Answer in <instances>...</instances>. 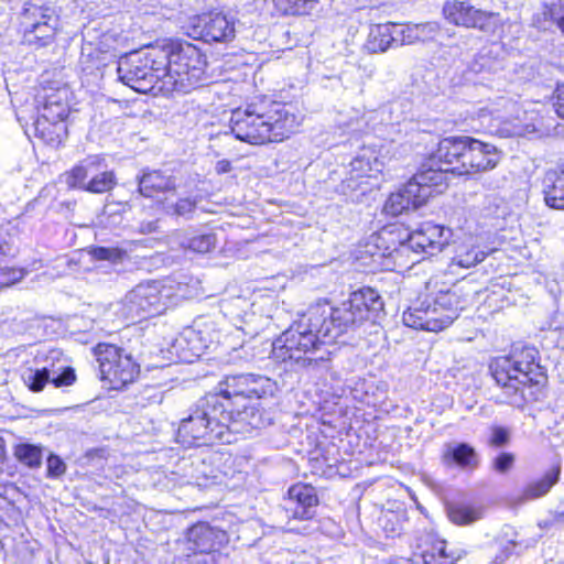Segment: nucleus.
<instances>
[{"mask_svg": "<svg viewBox=\"0 0 564 564\" xmlns=\"http://www.w3.org/2000/svg\"><path fill=\"white\" fill-rule=\"evenodd\" d=\"M165 56L158 47L126 54L118 62L119 79L133 90L148 94L163 85Z\"/></svg>", "mask_w": 564, "mask_h": 564, "instance_id": "6", "label": "nucleus"}, {"mask_svg": "<svg viewBox=\"0 0 564 564\" xmlns=\"http://www.w3.org/2000/svg\"><path fill=\"white\" fill-rule=\"evenodd\" d=\"M271 391V381L263 376L251 373L227 376L218 386V400H225V408L240 406L247 401H258Z\"/></svg>", "mask_w": 564, "mask_h": 564, "instance_id": "9", "label": "nucleus"}, {"mask_svg": "<svg viewBox=\"0 0 564 564\" xmlns=\"http://www.w3.org/2000/svg\"><path fill=\"white\" fill-rule=\"evenodd\" d=\"M561 474V466L554 465L545 475L528 484L521 495L517 498L518 503H524L530 500H534L546 495L550 489L558 481Z\"/></svg>", "mask_w": 564, "mask_h": 564, "instance_id": "26", "label": "nucleus"}, {"mask_svg": "<svg viewBox=\"0 0 564 564\" xmlns=\"http://www.w3.org/2000/svg\"><path fill=\"white\" fill-rule=\"evenodd\" d=\"M116 185V176L113 172H102L94 176L85 186L84 189L91 193H106Z\"/></svg>", "mask_w": 564, "mask_h": 564, "instance_id": "41", "label": "nucleus"}, {"mask_svg": "<svg viewBox=\"0 0 564 564\" xmlns=\"http://www.w3.org/2000/svg\"><path fill=\"white\" fill-rule=\"evenodd\" d=\"M333 329L325 325L319 310L311 311L284 330L272 344V356L281 362H293L314 372L329 370V352L324 350Z\"/></svg>", "mask_w": 564, "mask_h": 564, "instance_id": "1", "label": "nucleus"}, {"mask_svg": "<svg viewBox=\"0 0 564 564\" xmlns=\"http://www.w3.org/2000/svg\"><path fill=\"white\" fill-rule=\"evenodd\" d=\"M275 9L282 14H306L317 0H273Z\"/></svg>", "mask_w": 564, "mask_h": 564, "instance_id": "38", "label": "nucleus"}, {"mask_svg": "<svg viewBox=\"0 0 564 564\" xmlns=\"http://www.w3.org/2000/svg\"><path fill=\"white\" fill-rule=\"evenodd\" d=\"M100 161L101 160L98 156H89L83 162H80V164L76 165L68 173L65 174L66 184L72 188H84V181L90 173L98 169Z\"/></svg>", "mask_w": 564, "mask_h": 564, "instance_id": "35", "label": "nucleus"}, {"mask_svg": "<svg viewBox=\"0 0 564 564\" xmlns=\"http://www.w3.org/2000/svg\"><path fill=\"white\" fill-rule=\"evenodd\" d=\"M176 189L175 178L161 171L145 172L139 180V192L144 197L169 194Z\"/></svg>", "mask_w": 564, "mask_h": 564, "instance_id": "25", "label": "nucleus"}, {"mask_svg": "<svg viewBox=\"0 0 564 564\" xmlns=\"http://www.w3.org/2000/svg\"><path fill=\"white\" fill-rule=\"evenodd\" d=\"M383 164L370 150H365L350 162L352 177L372 176V173L382 171Z\"/></svg>", "mask_w": 564, "mask_h": 564, "instance_id": "33", "label": "nucleus"}, {"mask_svg": "<svg viewBox=\"0 0 564 564\" xmlns=\"http://www.w3.org/2000/svg\"><path fill=\"white\" fill-rule=\"evenodd\" d=\"M501 160V153L491 143L467 137L463 164L454 165L452 171L458 175H471L495 169Z\"/></svg>", "mask_w": 564, "mask_h": 564, "instance_id": "12", "label": "nucleus"}, {"mask_svg": "<svg viewBox=\"0 0 564 564\" xmlns=\"http://www.w3.org/2000/svg\"><path fill=\"white\" fill-rule=\"evenodd\" d=\"M163 285L158 281L140 283L132 289L123 300L127 317L147 318L161 314L166 308Z\"/></svg>", "mask_w": 564, "mask_h": 564, "instance_id": "10", "label": "nucleus"}, {"mask_svg": "<svg viewBox=\"0 0 564 564\" xmlns=\"http://www.w3.org/2000/svg\"><path fill=\"white\" fill-rule=\"evenodd\" d=\"M446 462L452 460L462 468H476L478 456L473 446L467 443L448 444L444 453Z\"/></svg>", "mask_w": 564, "mask_h": 564, "instance_id": "31", "label": "nucleus"}, {"mask_svg": "<svg viewBox=\"0 0 564 564\" xmlns=\"http://www.w3.org/2000/svg\"><path fill=\"white\" fill-rule=\"evenodd\" d=\"M23 276L24 271L22 269L13 267H3L0 263V288L10 286L21 281Z\"/></svg>", "mask_w": 564, "mask_h": 564, "instance_id": "44", "label": "nucleus"}, {"mask_svg": "<svg viewBox=\"0 0 564 564\" xmlns=\"http://www.w3.org/2000/svg\"><path fill=\"white\" fill-rule=\"evenodd\" d=\"M194 33L205 42H230L236 36L234 20L220 12H209L195 19Z\"/></svg>", "mask_w": 564, "mask_h": 564, "instance_id": "14", "label": "nucleus"}, {"mask_svg": "<svg viewBox=\"0 0 564 564\" xmlns=\"http://www.w3.org/2000/svg\"><path fill=\"white\" fill-rule=\"evenodd\" d=\"M70 91L66 86L45 89L43 95V105L39 109V115L48 118V120H63L69 115Z\"/></svg>", "mask_w": 564, "mask_h": 564, "instance_id": "21", "label": "nucleus"}, {"mask_svg": "<svg viewBox=\"0 0 564 564\" xmlns=\"http://www.w3.org/2000/svg\"><path fill=\"white\" fill-rule=\"evenodd\" d=\"M215 170L217 174H225L231 171V163L228 160H220L216 163Z\"/></svg>", "mask_w": 564, "mask_h": 564, "instance_id": "54", "label": "nucleus"}, {"mask_svg": "<svg viewBox=\"0 0 564 564\" xmlns=\"http://www.w3.org/2000/svg\"><path fill=\"white\" fill-rule=\"evenodd\" d=\"M215 555L212 553L194 552L193 558L188 560V564H215Z\"/></svg>", "mask_w": 564, "mask_h": 564, "instance_id": "53", "label": "nucleus"}, {"mask_svg": "<svg viewBox=\"0 0 564 564\" xmlns=\"http://www.w3.org/2000/svg\"><path fill=\"white\" fill-rule=\"evenodd\" d=\"M447 513L449 520L457 525H469L482 519L484 508L469 503H453L448 506Z\"/></svg>", "mask_w": 564, "mask_h": 564, "instance_id": "32", "label": "nucleus"}, {"mask_svg": "<svg viewBox=\"0 0 564 564\" xmlns=\"http://www.w3.org/2000/svg\"><path fill=\"white\" fill-rule=\"evenodd\" d=\"M443 14L445 19L455 25L466 28H478L487 31L490 26L492 18L498 13L476 9L466 1H446L443 7Z\"/></svg>", "mask_w": 564, "mask_h": 564, "instance_id": "15", "label": "nucleus"}, {"mask_svg": "<svg viewBox=\"0 0 564 564\" xmlns=\"http://www.w3.org/2000/svg\"><path fill=\"white\" fill-rule=\"evenodd\" d=\"M6 458H7V455H6V442H4V440L0 436V474H1V473L3 471V469H4Z\"/></svg>", "mask_w": 564, "mask_h": 564, "instance_id": "56", "label": "nucleus"}, {"mask_svg": "<svg viewBox=\"0 0 564 564\" xmlns=\"http://www.w3.org/2000/svg\"><path fill=\"white\" fill-rule=\"evenodd\" d=\"M206 347V344H198V345H193L192 346V349L195 351V354L198 356L200 354V351Z\"/></svg>", "mask_w": 564, "mask_h": 564, "instance_id": "60", "label": "nucleus"}, {"mask_svg": "<svg viewBox=\"0 0 564 564\" xmlns=\"http://www.w3.org/2000/svg\"><path fill=\"white\" fill-rule=\"evenodd\" d=\"M467 137L443 139L432 156V161L441 163L445 167L463 164V155L466 150Z\"/></svg>", "mask_w": 564, "mask_h": 564, "instance_id": "24", "label": "nucleus"}, {"mask_svg": "<svg viewBox=\"0 0 564 564\" xmlns=\"http://www.w3.org/2000/svg\"><path fill=\"white\" fill-rule=\"evenodd\" d=\"M21 379L32 392H41L47 382H52L56 388L72 386L76 381V375L70 367H65L61 372L46 367L41 369L29 367L22 370Z\"/></svg>", "mask_w": 564, "mask_h": 564, "instance_id": "19", "label": "nucleus"}, {"mask_svg": "<svg viewBox=\"0 0 564 564\" xmlns=\"http://www.w3.org/2000/svg\"><path fill=\"white\" fill-rule=\"evenodd\" d=\"M521 547V542L516 539L507 540L506 543H501L500 552L496 555V561L503 563L512 554H518V549Z\"/></svg>", "mask_w": 564, "mask_h": 564, "instance_id": "46", "label": "nucleus"}, {"mask_svg": "<svg viewBox=\"0 0 564 564\" xmlns=\"http://www.w3.org/2000/svg\"><path fill=\"white\" fill-rule=\"evenodd\" d=\"M197 324H195L194 327L187 329L184 335H183V339L186 340V341H194L196 338H197Z\"/></svg>", "mask_w": 564, "mask_h": 564, "instance_id": "57", "label": "nucleus"}, {"mask_svg": "<svg viewBox=\"0 0 564 564\" xmlns=\"http://www.w3.org/2000/svg\"><path fill=\"white\" fill-rule=\"evenodd\" d=\"M402 319L408 327L427 330L426 322L430 321V297H425L405 311Z\"/></svg>", "mask_w": 564, "mask_h": 564, "instance_id": "34", "label": "nucleus"}, {"mask_svg": "<svg viewBox=\"0 0 564 564\" xmlns=\"http://www.w3.org/2000/svg\"><path fill=\"white\" fill-rule=\"evenodd\" d=\"M556 25L564 33V7L561 6V13L555 19Z\"/></svg>", "mask_w": 564, "mask_h": 564, "instance_id": "59", "label": "nucleus"}, {"mask_svg": "<svg viewBox=\"0 0 564 564\" xmlns=\"http://www.w3.org/2000/svg\"><path fill=\"white\" fill-rule=\"evenodd\" d=\"M417 29V33L420 35V42L429 41L434 39V36L438 33L440 26L436 22H427L415 24Z\"/></svg>", "mask_w": 564, "mask_h": 564, "instance_id": "49", "label": "nucleus"}, {"mask_svg": "<svg viewBox=\"0 0 564 564\" xmlns=\"http://www.w3.org/2000/svg\"><path fill=\"white\" fill-rule=\"evenodd\" d=\"M228 542L226 531L199 522L188 529L186 534V549L193 552L214 554Z\"/></svg>", "mask_w": 564, "mask_h": 564, "instance_id": "16", "label": "nucleus"}, {"mask_svg": "<svg viewBox=\"0 0 564 564\" xmlns=\"http://www.w3.org/2000/svg\"><path fill=\"white\" fill-rule=\"evenodd\" d=\"M227 412L232 413L230 424H241L251 429H259L262 423V413L257 408L254 401H247L241 403L240 406H232L226 409Z\"/></svg>", "mask_w": 564, "mask_h": 564, "instance_id": "30", "label": "nucleus"}, {"mask_svg": "<svg viewBox=\"0 0 564 564\" xmlns=\"http://www.w3.org/2000/svg\"><path fill=\"white\" fill-rule=\"evenodd\" d=\"M297 126L291 106L267 97L232 110L230 117V129L236 139L253 145L280 142Z\"/></svg>", "mask_w": 564, "mask_h": 564, "instance_id": "2", "label": "nucleus"}, {"mask_svg": "<svg viewBox=\"0 0 564 564\" xmlns=\"http://www.w3.org/2000/svg\"><path fill=\"white\" fill-rule=\"evenodd\" d=\"M13 454L20 463L29 466L30 468L41 466L42 448L40 446L28 443L18 444L14 447Z\"/></svg>", "mask_w": 564, "mask_h": 564, "instance_id": "36", "label": "nucleus"}, {"mask_svg": "<svg viewBox=\"0 0 564 564\" xmlns=\"http://www.w3.org/2000/svg\"><path fill=\"white\" fill-rule=\"evenodd\" d=\"M232 413L227 412L218 395H205L188 409L176 433V440L186 447L208 446L223 441L230 426Z\"/></svg>", "mask_w": 564, "mask_h": 564, "instance_id": "3", "label": "nucleus"}, {"mask_svg": "<svg viewBox=\"0 0 564 564\" xmlns=\"http://www.w3.org/2000/svg\"><path fill=\"white\" fill-rule=\"evenodd\" d=\"M536 356L538 350L533 347L517 348L510 355L499 356L491 361V375L508 394L516 395L523 387L539 384L543 378Z\"/></svg>", "mask_w": 564, "mask_h": 564, "instance_id": "5", "label": "nucleus"}, {"mask_svg": "<svg viewBox=\"0 0 564 564\" xmlns=\"http://www.w3.org/2000/svg\"><path fill=\"white\" fill-rule=\"evenodd\" d=\"M561 13V6L543 4L538 12L534 13L532 23L539 29L546 30L551 24L555 23L556 17Z\"/></svg>", "mask_w": 564, "mask_h": 564, "instance_id": "40", "label": "nucleus"}, {"mask_svg": "<svg viewBox=\"0 0 564 564\" xmlns=\"http://www.w3.org/2000/svg\"><path fill=\"white\" fill-rule=\"evenodd\" d=\"M66 471L65 463L56 455H50L47 458V476L57 478Z\"/></svg>", "mask_w": 564, "mask_h": 564, "instance_id": "48", "label": "nucleus"}, {"mask_svg": "<svg viewBox=\"0 0 564 564\" xmlns=\"http://www.w3.org/2000/svg\"><path fill=\"white\" fill-rule=\"evenodd\" d=\"M382 310L383 302L378 292L366 288L352 292L348 300L332 308L328 314L325 310L321 313L325 315V325L333 329V335L328 336L332 340L349 328L376 318Z\"/></svg>", "mask_w": 564, "mask_h": 564, "instance_id": "7", "label": "nucleus"}, {"mask_svg": "<svg viewBox=\"0 0 564 564\" xmlns=\"http://www.w3.org/2000/svg\"><path fill=\"white\" fill-rule=\"evenodd\" d=\"M445 248L451 260L449 268L469 269L484 261L486 257V253L476 247L471 237L454 241L452 245L448 242Z\"/></svg>", "mask_w": 564, "mask_h": 564, "instance_id": "20", "label": "nucleus"}, {"mask_svg": "<svg viewBox=\"0 0 564 564\" xmlns=\"http://www.w3.org/2000/svg\"><path fill=\"white\" fill-rule=\"evenodd\" d=\"M156 229H158V221L153 220V221L142 223L140 225L139 231L142 234H151V232L156 231Z\"/></svg>", "mask_w": 564, "mask_h": 564, "instance_id": "55", "label": "nucleus"}, {"mask_svg": "<svg viewBox=\"0 0 564 564\" xmlns=\"http://www.w3.org/2000/svg\"><path fill=\"white\" fill-rule=\"evenodd\" d=\"M30 33H33L35 37L39 40H50L54 36V29L48 25L47 22H36L32 23L30 29L28 30Z\"/></svg>", "mask_w": 564, "mask_h": 564, "instance_id": "47", "label": "nucleus"}, {"mask_svg": "<svg viewBox=\"0 0 564 564\" xmlns=\"http://www.w3.org/2000/svg\"><path fill=\"white\" fill-rule=\"evenodd\" d=\"M437 162L430 160L429 167L416 173L408 182V193L416 194V198L423 199L425 203L433 193V187H442L447 183V174L452 167L440 165L435 167Z\"/></svg>", "mask_w": 564, "mask_h": 564, "instance_id": "18", "label": "nucleus"}, {"mask_svg": "<svg viewBox=\"0 0 564 564\" xmlns=\"http://www.w3.org/2000/svg\"><path fill=\"white\" fill-rule=\"evenodd\" d=\"M434 551L441 558L444 560L445 564H454L456 561L465 555V551L458 547L448 549L445 541H440L434 545Z\"/></svg>", "mask_w": 564, "mask_h": 564, "instance_id": "43", "label": "nucleus"}, {"mask_svg": "<svg viewBox=\"0 0 564 564\" xmlns=\"http://www.w3.org/2000/svg\"><path fill=\"white\" fill-rule=\"evenodd\" d=\"M95 355L99 362L100 378L107 381L111 389H122L133 382L139 375V366L132 357L115 345L98 344Z\"/></svg>", "mask_w": 564, "mask_h": 564, "instance_id": "8", "label": "nucleus"}, {"mask_svg": "<svg viewBox=\"0 0 564 564\" xmlns=\"http://www.w3.org/2000/svg\"><path fill=\"white\" fill-rule=\"evenodd\" d=\"M459 310V301L454 292L447 291L430 299L427 332H440L448 327L458 317Z\"/></svg>", "mask_w": 564, "mask_h": 564, "instance_id": "17", "label": "nucleus"}, {"mask_svg": "<svg viewBox=\"0 0 564 564\" xmlns=\"http://www.w3.org/2000/svg\"><path fill=\"white\" fill-rule=\"evenodd\" d=\"M89 253L96 260H107L111 263H121L127 257L128 252L118 247H95Z\"/></svg>", "mask_w": 564, "mask_h": 564, "instance_id": "42", "label": "nucleus"}, {"mask_svg": "<svg viewBox=\"0 0 564 564\" xmlns=\"http://www.w3.org/2000/svg\"><path fill=\"white\" fill-rule=\"evenodd\" d=\"M399 42L398 45H411L420 42V35L415 24L405 25L403 29L398 30Z\"/></svg>", "mask_w": 564, "mask_h": 564, "instance_id": "45", "label": "nucleus"}, {"mask_svg": "<svg viewBox=\"0 0 564 564\" xmlns=\"http://www.w3.org/2000/svg\"><path fill=\"white\" fill-rule=\"evenodd\" d=\"M183 249H188L197 253H206L216 247V236L214 234H204L185 238L181 241Z\"/></svg>", "mask_w": 564, "mask_h": 564, "instance_id": "39", "label": "nucleus"}, {"mask_svg": "<svg viewBox=\"0 0 564 564\" xmlns=\"http://www.w3.org/2000/svg\"><path fill=\"white\" fill-rule=\"evenodd\" d=\"M425 202L416 198V194L408 193V183L397 193H392L387 199L383 210L387 215L398 216L410 209H417Z\"/></svg>", "mask_w": 564, "mask_h": 564, "instance_id": "29", "label": "nucleus"}, {"mask_svg": "<svg viewBox=\"0 0 564 564\" xmlns=\"http://www.w3.org/2000/svg\"><path fill=\"white\" fill-rule=\"evenodd\" d=\"M514 463V456L510 453H501L495 458L492 466L498 473L505 474L511 469Z\"/></svg>", "mask_w": 564, "mask_h": 564, "instance_id": "50", "label": "nucleus"}, {"mask_svg": "<svg viewBox=\"0 0 564 564\" xmlns=\"http://www.w3.org/2000/svg\"><path fill=\"white\" fill-rule=\"evenodd\" d=\"M398 42V30L394 23L375 24L370 26L365 50L370 54L384 53Z\"/></svg>", "mask_w": 564, "mask_h": 564, "instance_id": "23", "label": "nucleus"}, {"mask_svg": "<svg viewBox=\"0 0 564 564\" xmlns=\"http://www.w3.org/2000/svg\"><path fill=\"white\" fill-rule=\"evenodd\" d=\"M34 128L35 135L53 147L59 145L67 137V127L63 120H48L39 115Z\"/></svg>", "mask_w": 564, "mask_h": 564, "instance_id": "28", "label": "nucleus"}, {"mask_svg": "<svg viewBox=\"0 0 564 564\" xmlns=\"http://www.w3.org/2000/svg\"><path fill=\"white\" fill-rule=\"evenodd\" d=\"M545 203L555 209H564V164L549 171L544 177Z\"/></svg>", "mask_w": 564, "mask_h": 564, "instance_id": "27", "label": "nucleus"}, {"mask_svg": "<svg viewBox=\"0 0 564 564\" xmlns=\"http://www.w3.org/2000/svg\"><path fill=\"white\" fill-rule=\"evenodd\" d=\"M451 237L452 230L449 228L425 223L421 228L409 235L406 241L401 245V249L402 251L412 249L416 252L434 256L445 249Z\"/></svg>", "mask_w": 564, "mask_h": 564, "instance_id": "13", "label": "nucleus"}, {"mask_svg": "<svg viewBox=\"0 0 564 564\" xmlns=\"http://www.w3.org/2000/svg\"><path fill=\"white\" fill-rule=\"evenodd\" d=\"M288 496L290 502L297 505L292 514L294 519L310 520L315 516L318 497L314 487L299 482L289 488Z\"/></svg>", "mask_w": 564, "mask_h": 564, "instance_id": "22", "label": "nucleus"}, {"mask_svg": "<svg viewBox=\"0 0 564 564\" xmlns=\"http://www.w3.org/2000/svg\"><path fill=\"white\" fill-rule=\"evenodd\" d=\"M159 48L166 55L163 85L159 90L187 94L203 80L206 59L195 45L171 42Z\"/></svg>", "mask_w": 564, "mask_h": 564, "instance_id": "4", "label": "nucleus"}, {"mask_svg": "<svg viewBox=\"0 0 564 564\" xmlns=\"http://www.w3.org/2000/svg\"><path fill=\"white\" fill-rule=\"evenodd\" d=\"M509 441V431L501 426H494L491 430L490 444L494 446H503Z\"/></svg>", "mask_w": 564, "mask_h": 564, "instance_id": "51", "label": "nucleus"}, {"mask_svg": "<svg viewBox=\"0 0 564 564\" xmlns=\"http://www.w3.org/2000/svg\"><path fill=\"white\" fill-rule=\"evenodd\" d=\"M10 247L6 241H0V262L10 254Z\"/></svg>", "mask_w": 564, "mask_h": 564, "instance_id": "58", "label": "nucleus"}, {"mask_svg": "<svg viewBox=\"0 0 564 564\" xmlns=\"http://www.w3.org/2000/svg\"><path fill=\"white\" fill-rule=\"evenodd\" d=\"M489 112L495 113L503 122V130L510 137H525L536 131L535 112L523 110L518 101L511 98L499 97Z\"/></svg>", "mask_w": 564, "mask_h": 564, "instance_id": "11", "label": "nucleus"}, {"mask_svg": "<svg viewBox=\"0 0 564 564\" xmlns=\"http://www.w3.org/2000/svg\"><path fill=\"white\" fill-rule=\"evenodd\" d=\"M163 210L171 216L187 217L194 213L196 208V200L185 197L176 202H171L167 196L161 202Z\"/></svg>", "mask_w": 564, "mask_h": 564, "instance_id": "37", "label": "nucleus"}, {"mask_svg": "<svg viewBox=\"0 0 564 564\" xmlns=\"http://www.w3.org/2000/svg\"><path fill=\"white\" fill-rule=\"evenodd\" d=\"M555 98V112L557 113L558 117L564 119V84L557 86Z\"/></svg>", "mask_w": 564, "mask_h": 564, "instance_id": "52", "label": "nucleus"}]
</instances>
